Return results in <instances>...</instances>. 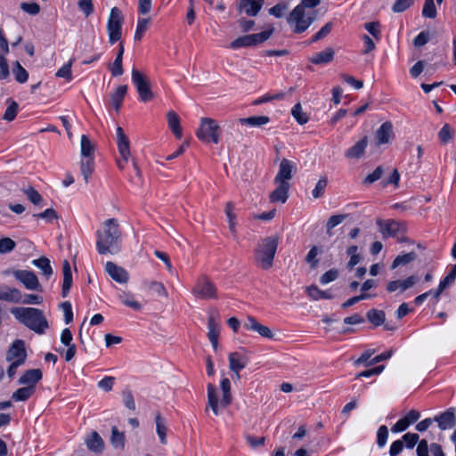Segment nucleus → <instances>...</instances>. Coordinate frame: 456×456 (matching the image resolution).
<instances>
[{
    "mask_svg": "<svg viewBox=\"0 0 456 456\" xmlns=\"http://www.w3.org/2000/svg\"><path fill=\"white\" fill-rule=\"evenodd\" d=\"M121 230L116 218H109L96 232V248L100 255L117 254L120 251Z\"/></svg>",
    "mask_w": 456,
    "mask_h": 456,
    "instance_id": "1",
    "label": "nucleus"
},
{
    "mask_svg": "<svg viewBox=\"0 0 456 456\" xmlns=\"http://www.w3.org/2000/svg\"><path fill=\"white\" fill-rule=\"evenodd\" d=\"M279 245L277 235L262 239L254 250V259L257 266L268 270L273 265V259Z\"/></svg>",
    "mask_w": 456,
    "mask_h": 456,
    "instance_id": "2",
    "label": "nucleus"
},
{
    "mask_svg": "<svg viewBox=\"0 0 456 456\" xmlns=\"http://www.w3.org/2000/svg\"><path fill=\"white\" fill-rule=\"evenodd\" d=\"M11 313L21 323L38 334L45 333L48 328V322L43 312L37 308H13Z\"/></svg>",
    "mask_w": 456,
    "mask_h": 456,
    "instance_id": "3",
    "label": "nucleus"
},
{
    "mask_svg": "<svg viewBox=\"0 0 456 456\" xmlns=\"http://www.w3.org/2000/svg\"><path fill=\"white\" fill-rule=\"evenodd\" d=\"M208 405L206 408V411L208 408L211 409L213 413L217 416L219 415V406L222 408H225L229 406L232 403V396L231 393V382L229 379L224 378L221 380V389L223 393L222 399L219 401L217 397V390L216 387L209 383L208 385Z\"/></svg>",
    "mask_w": 456,
    "mask_h": 456,
    "instance_id": "4",
    "label": "nucleus"
},
{
    "mask_svg": "<svg viewBox=\"0 0 456 456\" xmlns=\"http://www.w3.org/2000/svg\"><path fill=\"white\" fill-rule=\"evenodd\" d=\"M191 293L202 300L218 299L217 288L207 275H201L196 280Z\"/></svg>",
    "mask_w": 456,
    "mask_h": 456,
    "instance_id": "5",
    "label": "nucleus"
},
{
    "mask_svg": "<svg viewBox=\"0 0 456 456\" xmlns=\"http://www.w3.org/2000/svg\"><path fill=\"white\" fill-rule=\"evenodd\" d=\"M220 127L216 121L210 118H201L200 125L196 132V136L203 142H213L218 143Z\"/></svg>",
    "mask_w": 456,
    "mask_h": 456,
    "instance_id": "6",
    "label": "nucleus"
},
{
    "mask_svg": "<svg viewBox=\"0 0 456 456\" xmlns=\"http://www.w3.org/2000/svg\"><path fill=\"white\" fill-rule=\"evenodd\" d=\"M314 19V12H305V10L296 6L287 18V21L289 25H294L293 31L295 33H303L310 27Z\"/></svg>",
    "mask_w": 456,
    "mask_h": 456,
    "instance_id": "7",
    "label": "nucleus"
},
{
    "mask_svg": "<svg viewBox=\"0 0 456 456\" xmlns=\"http://www.w3.org/2000/svg\"><path fill=\"white\" fill-rule=\"evenodd\" d=\"M132 81L136 87L137 93L142 102H148L153 99L154 94L151 88L150 79L141 73L138 69H132Z\"/></svg>",
    "mask_w": 456,
    "mask_h": 456,
    "instance_id": "8",
    "label": "nucleus"
},
{
    "mask_svg": "<svg viewBox=\"0 0 456 456\" xmlns=\"http://www.w3.org/2000/svg\"><path fill=\"white\" fill-rule=\"evenodd\" d=\"M122 22L123 15L121 11L118 7H113L107 22L109 41L111 45L118 41L121 37Z\"/></svg>",
    "mask_w": 456,
    "mask_h": 456,
    "instance_id": "9",
    "label": "nucleus"
},
{
    "mask_svg": "<svg viewBox=\"0 0 456 456\" xmlns=\"http://www.w3.org/2000/svg\"><path fill=\"white\" fill-rule=\"evenodd\" d=\"M4 274H12L16 280L20 281L24 287L30 290L40 289L41 286L37 275L27 270H6Z\"/></svg>",
    "mask_w": 456,
    "mask_h": 456,
    "instance_id": "10",
    "label": "nucleus"
},
{
    "mask_svg": "<svg viewBox=\"0 0 456 456\" xmlns=\"http://www.w3.org/2000/svg\"><path fill=\"white\" fill-rule=\"evenodd\" d=\"M296 170V164L287 159H283L279 167V171L274 178V183H289L292 174Z\"/></svg>",
    "mask_w": 456,
    "mask_h": 456,
    "instance_id": "11",
    "label": "nucleus"
},
{
    "mask_svg": "<svg viewBox=\"0 0 456 456\" xmlns=\"http://www.w3.org/2000/svg\"><path fill=\"white\" fill-rule=\"evenodd\" d=\"M26 357L27 353L24 341L21 339H16L13 341L7 352L6 360L8 362L21 361V362H25Z\"/></svg>",
    "mask_w": 456,
    "mask_h": 456,
    "instance_id": "12",
    "label": "nucleus"
},
{
    "mask_svg": "<svg viewBox=\"0 0 456 456\" xmlns=\"http://www.w3.org/2000/svg\"><path fill=\"white\" fill-rule=\"evenodd\" d=\"M419 281V277L416 275H411L405 280H395L389 281L387 284V290L389 293L399 290L401 293L413 287Z\"/></svg>",
    "mask_w": 456,
    "mask_h": 456,
    "instance_id": "13",
    "label": "nucleus"
},
{
    "mask_svg": "<svg viewBox=\"0 0 456 456\" xmlns=\"http://www.w3.org/2000/svg\"><path fill=\"white\" fill-rule=\"evenodd\" d=\"M105 271L115 281L118 283L126 284L129 280L128 273L123 267L117 265L113 262L106 263Z\"/></svg>",
    "mask_w": 456,
    "mask_h": 456,
    "instance_id": "14",
    "label": "nucleus"
},
{
    "mask_svg": "<svg viewBox=\"0 0 456 456\" xmlns=\"http://www.w3.org/2000/svg\"><path fill=\"white\" fill-rule=\"evenodd\" d=\"M244 328L248 330H253L257 332L261 337L265 338H273V333L267 327L259 323L256 318L248 316L246 322L243 324Z\"/></svg>",
    "mask_w": 456,
    "mask_h": 456,
    "instance_id": "15",
    "label": "nucleus"
},
{
    "mask_svg": "<svg viewBox=\"0 0 456 456\" xmlns=\"http://www.w3.org/2000/svg\"><path fill=\"white\" fill-rule=\"evenodd\" d=\"M117 145L120 157L123 158L125 162H127L130 157V142L120 126L117 128Z\"/></svg>",
    "mask_w": 456,
    "mask_h": 456,
    "instance_id": "16",
    "label": "nucleus"
},
{
    "mask_svg": "<svg viewBox=\"0 0 456 456\" xmlns=\"http://www.w3.org/2000/svg\"><path fill=\"white\" fill-rule=\"evenodd\" d=\"M434 420L437 422L439 428L442 430L453 428L456 423L454 409L449 408L444 412L436 416Z\"/></svg>",
    "mask_w": 456,
    "mask_h": 456,
    "instance_id": "17",
    "label": "nucleus"
},
{
    "mask_svg": "<svg viewBox=\"0 0 456 456\" xmlns=\"http://www.w3.org/2000/svg\"><path fill=\"white\" fill-rule=\"evenodd\" d=\"M393 137V125L391 122L383 123L375 134L376 144L388 143Z\"/></svg>",
    "mask_w": 456,
    "mask_h": 456,
    "instance_id": "18",
    "label": "nucleus"
},
{
    "mask_svg": "<svg viewBox=\"0 0 456 456\" xmlns=\"http://www.w3.org/2000/svg\"><path fill=\"white\" fill-rule=\"evenodd\" d=\"M229 368L232 372L240 371L248 363V358L239 352H232L228 356Z\"/></svg>",
    "mask_w": 456,
    "mask_h": 456,
    "instance_id": "19",
    "label": "nucleus"
},
{
    "mask_svg": "<svg viewBox=\"0 0 456 456\" xmlns=\"http://www.w3.org/2000/svg\"><path fill=\"white\" fill-rule=\"evenodd\" d=\"M263 4L264 0H240L239 9L249 16H256Z\"/></svg>",
    "mask_w": 456,
    "mask_h": 456,
    "instance_id": "20",
    "label": "nucleus"
},
{
    "mask_svg": "<svg viewBox=\"0 0 456 456\" xmlns=\"http://www.w3.org/2000/svg\"><path fill=\"white\" fill-rule=\"evenodd\" d=\"M22 294L20 290L16 288H11L8 286L0 287V300H4L9 303H20Z\"/></svg>",
    "mask_w": 456,
    "mask_h": 456,
    "instance_id": "21",
    "label": "nucleus"
},
{
    "mask_svg": "<svg viewBox=\"0 0 456 456\" xmlns=\"http://www.w3.org/2000/svg\"><path fill=\"white\" fill-rule=\"evenodd\" d=\"M368 144V137L364 136L362 139L358 141L354 145L347 149L345 152V156L347 159H358L363 156L365 149Z\"/></svg>",
    "mask_w": 456,
    "mask_h": 456,
    "instance_id": "22",
    "label": "nucleus"
},
{
    "mask_svg": "<svg viewBox=\"0 0 456 456\" xmlns=\"http://www.w3.org/2000/svg\"><path fill=\"white\" fill-rule=\"evenodd\" d=\"M208 338L213 346L215 351L217 350L218 347V337L220 334V325L217 322H216L214 316L210 315L208 321Z\"/></svg>",
    "mask_w": 456,
    "mask_h": 456,
    "instance_id": "23",
    "label": "nucleus"
},
{
    "mask_svg": "<svg viewBox=\"0 0 456 456\" xmlns=\"http://www.w3.org/2000/svg\"><path fill=\"white\" fill-rule=\"evenodd\" d=\"M42 379V371L39 369H31L23 373L19 379V384L32 386L36 388V384Z\"/></svg>",
    "mask_w": 456,
    "mask_h": 456,
    "instance_id": "24",
    "label": "nucleus"
},
{
    "mask_svg": "<svg viewBox=\"0 0 456 456\" xmlns=\"http://www.w3.org/2000/svg\"><path fill=\"white\" fill-rule=\"evenodd\" d=\"M278 186L277 188L270 194V200L272 202H281L285 203L288 199V192L289 190V183H275Z\"/></svg>",
    "mask_w": 456,
    "mask_h": 456,
    "instance_id": "25",
    "label": "nucleus"
},
{
    "mask_svg": "<svg viewBox=\"0 0 456 456\" xmlns=\"http://www.w3.org/2000/svg\"><path fill=\"white\" fill-rule=\"evenodd\" d=\"M62 273H63V283L61 289V296L62 297H66L69 292V289L72 286V273L69 262L68 260H64L62 262Z\"/></svg>",
    "mask_w": 456,
    "mask_h": 456,
    "instance_id": "26",
    "label": "nucleus"
},
{
    "mask_svg": "<svg viewBox=\"0 0 456 456\" xmlns=\"http://www.w3.org/2000/svg\"><path fill=\"white\" fill-rule=\"evenodd\" d=\"M335 52L331 47H327L320 53H315L310 58V61L315 65L326 64L333 61Z\"/></svg>",
    "mask_w": 456,
    "mask_h": 456,
    "instance_id": "27",
    "label": "nucleus"
},
{
    "mask_svg": "<svg viewBox=\"0 0 456 456\" xmlns=\"http://www.w3.org/2000/svg\"><path fill=\"white\" fill-rule=\"evenodd\" d=\"M86 444L90 451L94 452H102L104 447L103 440L96 431H93L86 437Z\"/></svg>",
    "mask_w": 456,
    "mask_h": 456,
    "instance_id": "28",
    "label": "nucleus"
},
{
    "mask_svg": "<svg viewBox=\"0 0 456 456\" xmlns=\"http://www.w3.org/2000/svg\"><path fill=\"white\" fill-rule=\"evenodd\" d=\"M127 92V86H119L115 92L110 94V104L115 109L116 111H118L122 106L123 100Z\"/></svg>",
    "mask_w": 456,
    "mask_h": 456,
    "instance_id": "29",
    "label": "nucleus"
},
{
    "mask_svg": "<svg viewBox=\"0 0 456 456\" xmlns=\"http://www.w3.org/2000/svg\"><path fill=\"white\" fill-rule=\"evenodd\" d=\"M167 118L169 128L171 129L175 136L180 139L183 134L182 127L180 126L179 116L174 110H169L167 114Z\"/></svg>",
    "mask_w": 456,
    "mask_h": 456,
    "instance_id": "30",
    "label": "nucleus"
},
{
    "mask_svg": "<svg viewBox=\"0 0 456 456\" xmlns=\"http://www.w3.org/2000/svg\"><path fill=\"white\" fill-rule=\"evenodd\" d=\"M238 121L241 125H246L252 127H260L267 125L270 122V118L267 116H251L248 118H239Z\"/></svg>",
    "mask_w": 456,
    "mask_h": 456,
    "instance_id": "31",
    "label": "nucleus"
},
{
    "mask_svg": "<svg viewBox=\"0 0 456 456\" xmlns=\"http://www.w3.org/2000/svg\"><path fill=\"white\" fill-rule=\"evenodd\" d=\"M307 296L313 300H318L320 298L331 299L333 296L328 291L321 290L317 286L311 285L305 289Z\"/></svg>",
    "mask_w": 456,
    "mask_h": 456,
    "instance_id": "32",
    "label": "nucleus"
},
{
    "mask_svg": "<svg viewBox=\"0 0 456 456\" xmlns=\"http://www.w3.org/2000/svg\"><path fill=\"white\" fill-rule=\"evenodd\" d=\"M32 265L39 268L47 279L53 274L50 260L45 256L32 260Z\"/></svg>",
    "mask_w": 456,
    "mask_h": 456,
    "instance_id": "33",
    "label": "nucleus"
},
{
    "mask_svg": "<svg viewBox=\"0 0 456 456\" xmlns=\"http://www.w3.org/2000/svg\"><path fill=\"white\" fill-rule=\"evenodd\" d=\"M35 393V387H23L17 389L12 395V399L19 402V401H26L28 400L33 394Z\"/></svg>",
    "mask_w": 456,
    "mask_h": 456,
    "instance_id": "34",
    "label": "nucleus"
},
{
    "mask_svg": "<svg viewBox=\"0 0 456 456\" xmlns=\"http://www.w3.org/2000/svg\"><path fill=\"white\" fill-rule=\"evenodd\" d=\"M118 298L124 305L135 311H140L142 309V305L136 301L134 296L130 293L122 292L118 295Z\"/></svg>",
    "mask_w": 456,
    "mask_h": 456,
    "instance_id": "35",
    "label": "nucleus"
},
{
    "mask_svg": "<svg viewBox=\"0 0 456 456\" xmlns=\"http://www.w3.org/2000/svg\"><path fill=\"white\" fill-rule=\"evenodd\" d=\"M366 317L375 326H379L385 322V313L381 310L370 309L367 312Z\"/></svg>",
    "mask_w": 456,
    "mask_h": 456,
    "instance_id": "36",
    "label": "nucleus"
},
{
    "mask_svg": "<svg viewBox=\"0 0 456 456\" xmlns=\"http://www.w3.org/2000/svg\"><path fill=\"white\" fill-rule=\"evenodd\" d=\"M12 73L17 82L23 84L28 79V71L21 66V64L16 61L13 64Z\"/></svg>",
    "mask_w": 456,
    "mask_h": 456,
    "instance_id": "37",
    "label": "nucleus"
},
{
    "mask_svg": "<svg viewBox=\"0 0 456 456\" xmlns=\"http://www.w3.org/2000/svg\"><path fill=\"white\" fill-rule=\"evenodd\" d=\"M94 146L93 145L88 136L83 134L81 136V155L84 158L89 159L94 154Z\"/></svg>",
    "mask_w": 456,
    "mask_h": 456,
    "instance_id": "38",
    "label": "nucleus"
},
{
    "mask_svg": "<svg viewBox=\"0 0 456 456\" xmlns=\"http://www.w3.org/2000/svg\"><path fill=\"white\" fill-rule=\"evenodd\" d=\"M81 174L84 176L85 182L87 183L90 175L94 171V159L93 158L82 159L80 162Z\"/></svg>",
    "mask_w": 456,
    "mask_h": 456,
    "instance_id": "39",
    "label": "nucleus"
},
{
    "mask_svg": "<svg viewBox=\"0 0 456 456\" xmlns=\"http://www.w3.org/2000/svg\"><path fill=\"white\" fill-rule=\"evenodd\" d=\"M415 252H409L407 254L399 255L395 257V259L393 261L391 268L395 269L396 267L400 265H405L411 261H413L416 258Z\"/></svg>",
    "mask_w": 456,
    "mask_h": 456,
    "instance_id": "40",
    "label": "nucleus"
},
{
    "mask_svg": "<svg viewBox=\"0 0 456 456\" xmlns=\"http://www.w3.org/2000/svg\"><path fill=\"white\" fill-rule=\"evenodd\" d=\"M156 427H157V434L160 439V442L162 444H167V428L166 427V424L161 418L160 414H157L156 419Z\"/></svg>",
    "mask_w": 456,
    "mask_h": 456,
    "instance_id": "41",
    "label": "nucleus"
},
{
    "mask_svg": "<svg viewBox=\"0 0 456 456\" xmlns=\"http://www.w3.org/2000/svg\"><path fill=\"white\" fill-rule=\"evenodd\" d=\"M110 441L115 448H123L125 444L124 433L119 432L117 427H112Z\"/></svg>",
    "mask_w": 456,
    "mask_h": 456,
    "instance_id": "42",
    "label": "nucleus"
},
{
    "mask_svg": "<svg viewBox=\"0 0 456 456\" xmlns=\"http://www.w3.org/2000/svg\"><path fill=\"white\" fill-rule=\"evenodd\" d=\"M8 102L10 103H9L7 109L5 110L3 118L8 122H11L17 116L18 110H19V104L13 100H8Z\"/></svg>",
    "mask_w": 456,
    "mask_h": 456,
    "instance_id": "43",
    "label": "nucleus"
},
{
    "mask_svg": "<svg viewBox=\"0 0 456 456\" xmlns=\"http://www.w3.org/2000/svg\"><path fill=\"white\" fill-rule=\"evenodd\" d=\"M291 114L294 117V118L297 121L300 125H305L308 121V116L306 113H305L302 110L301 104L297 103L291 110Z\"/></svg>",
    "mask_w": 456,
    "mask_h": 456,
    "instance_id": "44",
    "label": "nucleus"
},
{
    "mask_svg": "<svg viewBox=\"0 0 456 456\" xmlns=\"http://www.w3.org/2000/svg\"><path fill=\"white\" fill-rule=\"evenodd\" d=\"M146 286L149 289L160 297L167 298L168 296L167 291L162 282L152 281L147 282Z\"/></svg>",
    "mask_w": 456,
    "mask_h": 456,
    "instance_id": "45",
    "label": "nucleus"
},
{
    "mask_svg": "<svg viewBox=\"0 0 456 456\" xmlns=\"http://www.w3.org/2000/svg\"><path fill=\"white\" fill-rule=\"evenodd\" d=\"M347 217V215H334L331 216L327 224H326V230L327 233L329 235H331V230L340 224Z\"/></svg>",
    "mask_w": 456,
    "mask_h": 456,
    "instance_id": "46",
    "label": "nucleus"
},
{
    "mask_svg": "<svg viewBox=\"0 0 456 456\" xmlns=\"http://www.w3.org/2000/svg\"><path fill=\"white\" fill-rule=\"evenodd\" d=\"M436 13L434 0H425L422 15L426 18L435 19L436 17Z\"/></svg>",
    "mask_w": 456,
    "mask_h": 456,
    "instance_id": "47",
    "label": "nucleus"
},
{
    "mask_svg": "<svg viewBox=\"0 0 456 456\" xmlns=\"http://www.w3.org/2000/svg\"><path fill=\"white\" fill-rule=\"evenodd\" d=\"M233 204L232 202H227L225 207V214L229 222V229L234 234L236 232L235 227V214L233 213Z\"/></svg>",
    "mask_w": 456,
    "mask_h": 456,
    "instance_id": "48",
    "label": "nucleus"
},
{
    "mask_svg": "<svg viewBox=\"0 0 456 456\" xmlns=\"http://www.w3.org/2000/svg\"><path fill=\"white\" fill-rule=\"evenodd\" d=\"M320 253L318 247L314 246L311 248L309 252L305 256V261L310 264L312 269H315L319 265V260L317 259V256Z\"/></svg>",
    "mask_w": 456,
    "mask_h": 456,
    "instance_id": "49",
    "label": "nucleus"
},
{
    "mask_svg": "<svg viewBox=\"0 0 456 456\" xmlns=\"http://www.w3.org/2000/svg\"><path fill=\"white\" fill-rule=\"evenodd\" d=\"M390 235L396 236L405 232L406 226L404 223L398 222L393 219H389Z\"/></svg>",
    "mask_w": 456,
    "mask_h": 456,
    "instance_id": "50",
    "label": "nucleus"
},
{
    "mask_svg": "<svg viewBox=\"0 0 456 456\" xmlns=\"http://www.w3.org/2000/svg\"><path fill=\"white\" fill-rule=\"evenodd\" d=\"M73 64V59H71L68 63L64 64L61 69H59L56 72V77H63L67 79L68 81H70L72 79V74H71V67Z\"/></svg>",
    "mask_w": 456,
    "mask_h": 456,
    "instance_id": "51",
    "label": "nucleus"
},
{
    "mask_svg": "<svg viewBox=\"0 0 456 456\" xmlns=\"http://www.w3.org/2000/svg\"><path fill=\"white\" fill-rule=\"evenodd\" d=\"M23 191L27 195L30 202H32L34 205H39L43 202L42 196L35 188L28 187V189H25Z\"/></svg>",
    "mask_w": 456,
    "mask_h": 456,
    "instance_id": "52",
    "label": "nucleus"
},
{
    "mask_svg": "<svg viewBox=\"0 0 456 456\" xmlns=\"http://www.w3.org/2000/svg\"><path fill=\"white\" fill-rule=\"evenodd\" d=\"M251 45H252L250 35L240 37L231 43V47L233 49H238L240 47H247V46H251Z\"/></svg>",
    "mask_w": 456,
    "mask_h": 456,
    "instance_id": "53",
    "label": "nucleus"
},
{
    "mask_svg": "<svg viewBox=\"0 0 456 456\" xmlns=\"http://www.w3.org/2000/svg\"><path fill=\"white\" fill-rule=\"evenodd\" d=\"M328 184L327 177H322L315 185V188L312 191V195L314 199H319L323 195L324 190Z\"/></svg>",
    "mask_w": 456,
    "mask_h": 456,
    "instance_id": "54",
    "label": "nucleus"
},
{
    "mask_svg": "<svg viewBox=\"0 0 456 456\" xmlns=\"http://www.w3.org/2000/svg\"><path fill=\"white\" fill-rule=\"evenodd\" d=\"M388 437V428L387 426L382 425L379 428L377 432V444L379 447H384Z\"/></svg>",
    "mask_w": 456,
    "mask_h": 456,
    "instance_id": "55",
    "label": "nucleus"
},
{
    "mask_svg": "<svg viewBox=\"0 0 456 456\" xmlns=\"http://www.w3.org/2000/svg\"><path fill=\"white\" fill-rule=\"evenodd\" d=\"M16 246V243L11 238H4L0 240V253L5 254L12 251Z\"/></svg>",
    "mask_w": 456,
    "mask_h": 456,
    "instance_id": "56",
    "label": "nucleus"
},
{
    "mask_svg": "<svg viewBox=\"0 0 456 456\" xmlns=\"http://www.w3.org/2000/svg\"><path fill=\"white\" fill-rule=\"evenodd\" d=\"M149 20V19H140L138 20L137 28L134 33V40L139 41L142 39L143 33L148 28Z\"/></svg>",
    "mask_w": 456,
    "mask_h": 456,
    "instance_id": "57",
    "label": "nucleus"
},
{
    "mask_svg": "<svg viewBox=\"0 0 456 456\" xmlns=\"http://www.w3.org/2000/svg\"><path fill=\"white\" fill-rule=\"evenodd\" d=\"M272 33H273V29L262 31V32L256 33V34H251L250 37H251L252 45H256L257 44L265 42V40H267L270 37Z\"/></svg>",
    "mask_w": 456,
    "mask_h": 456,
    "instance_id": "58",
    "label": "nucleus"
},
{
    "mask_svg": "<svg viewBox=\"0 0 456 456\" xmlns=\"http://www.w3.org/2000/svg\"><path fill=\"white\" fill-rule=\"evenodd\" d=\"M384 173V170H383V167H378L371 174L368 175L364 180H363V183L364 184H371L373 183L374 182L378 181L379 179L381 178L382 175Z\"/></svg>",
    "mask_w": 456,
    "mask_h": 456,
    "instance_id": "59",
    "label": "nucleus"
},
{
    "mask_svg": "<svg viewBox=\"0 0 456 456\" xmlns=\"http://www.w3.org/2000/svg\"><path fill=\"white\" fill-rule=\"evenodd\" d=\"M419 436L416 433H407L403 436V443H405V446L408 449H412L418 443Z\"/></svg>",
    "mask_w": 456,
    "mask_h": 456,
    "instance_id": "60",
    "label": "nucleus"
},
{
    "mask_svg": "<svg viewBox=\"0 0 456 456\" xmlns=\"http://www.w3.org/2000/svg\"><path fill=\"white\" fill-rule=\"evenodd\" d=\"M413 4V0H396L392 6L394 12H403Z\"/></svg>",
    "mask_w": 456,
    "mask_h": 456,
    "instance_id": "61",
    "label": "nucleus"
},
{
    "mask_svg": "<svg viewBox=\"0 0 456 456\" xmlns=\"http://www.w3.org/2000/svg\"><path fill=\"white\" fill-rule=\"evenodd\" d=\"M33 216L45 219L47 222H52L54 219H58L57 212L53 208H47L44 212L35 214Z\"/></svg>",
    "mask_w": 456,
    "mask_h": 456,
    "instance_id": "62",
    "label": "nucleus"
},
{
    "mask_svg": "<svg viewBox=\"0 0 456 456\" xmlns=\"http://www.w3.org/2000/svg\"><path fill=\"white\" fill-rule=\"evenodd\" d=\"M338 272L336 269H330L321 276L320 282L323 285L328 284L335 281L338 278Z\"/></svg>",
    "mask_w": 456,
    "mask_h": 456,
    "instance_id": "63",
    "label": "nucleus"
},
{
    "mask_svg": "<svg viewBox=\"0 0 456 456\" xmlns=\"http://www.w3.org/2000/svg\"><path fill=\"white\" fill-rule=\"evenodd\" d=\"M365 29L371 34L376 39H379L380 37V24L378 21L368 22L364 24Z\"/></svg>",
    "mask_w": 456,
    "mask_h": 456,
    "instance_id": "64",
    "label": "nucleus"
}]
</instances>
